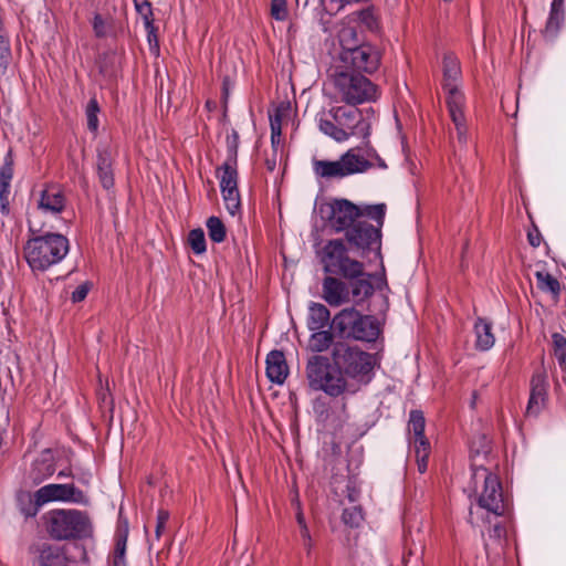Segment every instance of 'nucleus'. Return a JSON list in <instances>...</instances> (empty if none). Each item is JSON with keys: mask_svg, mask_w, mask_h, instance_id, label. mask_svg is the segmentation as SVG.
<instances>
[{"mask_svg": "<svg viewBox=\"0 0 566 566\" xmlns=\"http://www.w3.org/2000/svg\"><path fill=\"white\" fill-rule=\"evenodd\" d=\"M475 442L471 446L472 476L469 485L470 494L475 495L479 510L485 511L488 517H500L507 514L510 510L509 500L505 497L502 484L497 475L484 468L480 458H486L489 446L484 437L479 439L480 448L475 449Z\"/></svg>", "mask_w": 566, "mask_h": 566, "instance_id": "nucleus-1", "label": "nucleus"}, {"mask_svg": "<svg viewBox=\"0 0 566 566\" xmlns=\"http://www.w3.org/2000/svg\"><path fill=\"white\" fill-rule=\"evenodd\" d=\"M319 130L337 143H343L352 136L367 138L370 124L364 118L361 111L355 107L333 106L328 113L318 117Z\"/></svg>", "mask_w": 566, "mask_h": 566, "instance_id": "nucleus-2", "label": "nucleus"}, {"mask_svg": "<svg viewBox=\"0 0 566 566\" xmlns=\"http://www.w3.org/2000/svg\"><path fill=\"white\" fill-rule=\"evenodd\" d=\"M332 98L335 103L356 106L371 103L379 97V91L364 74L337 66L331 76Z\"/></svg>", "mask_w": 566, "mask_h": 566, "instance_id": "nucleus-3", "label": "nucleus"}, {"mask_svg": "<svg viewBox=\"0 0 566 566\" xmlns=\"http://www.w3.org/2000/svg\"><path fill=\"white\" fill-rule=\"evenodd\" d=\"M306 376L312 389L322 390L331 397L354 395L358 391V386L348 380L333 360L322 355H314L308 359Z\"/></svg>", "mask_w": 566, "mask_h": 566, "instance_id": "nucleus-4", "label": "nucleus"}, {"mask_svg": "<svg viewBox=\"0 0 566 566\" xmlns=\"http://www.w3.org/2000/svg\"><path fill=\"white\" fill-rule=\"evenodd\" d=\"M374 166L382 169L387 167L374 149H367L366 155H360L357 148H350L337 160H313L314 174L323 179H342L365 172Z\"/></svg>", "mask_w": 566, "mask_h": 566, "instance_id": "nucleus-5", "label": "nucleus"}, {"mask_svg": "<svg viewBox=\"0 0 566 566\" xmlns=\"http://www.w3.org/2000/svg\"><path fill=\"white\" fill-rule=\"evenodd\" d=\"M70 243L60 233H45L31 238L24 245V258L32 271H45L60 263L69 253Z\"/></svg>", "mask_w": 566, "mask_h": 566, "instance_id": "nucleus-6", "label": "nucleus"}, {"mask_svg": "<svg viewBox=\"0 0 566 566\" xmlns=\"http://www.w3.org/2000/svg\"><path fill=\"white\" fill-rule=\"evenodd\" d=\"M49 535L56 541L91 536L93 526L86 512L75 509H54L43 515Z\"/></svg>", "mask_w": 566, "mask_h": 566, "instance_id": "nucleus-7", "label": "nucleus"}, {"mask_svg": "<svg viewBox=\"0 0 566 566\" xmlns=\"http://www.w3.org/2000/svg\"><path fill=\"white\" fill-rule=\"evenodd\" d=\"M332 360L342 370L348 380H353L358 389L371 379V373L376 365L374 354L361 350L358 346H352L343 342L334 344Z\"/></svg>", "mask_w": 566, "mask_h": 566, "instance_id": "nucleus-8", "label": "nucleus"}, {"mask_svg": "<svg viewBox=\"0 0 566 566\" xmlns=\"http://www.w3.org/2000/svg\"><path fill=\"white\" fill-rule=\"evenodd\" d=\"M317 258L326 273L354 279L363 275L364 264L348 254L342 239L326 241L317 251Z\"/></svg>", "mask_w": 566, "mask_h": 566, "instance_id": "nucleus-9", "label": "nucleus"}, {"mask_svg": "<svg viewBox=\"0 0 566 566\" xmlns=\"http://www.w3.org/2000/svg\"><path fill=\"white\" fill-rule=\"evenodd\" d=\"M332 327L343 338L361 342H374L380 333L379 323L374 316L363 315L354 307L338 312L332 319Z\"/></svg>", "mask_w": 566, "mask_h": 566, "instance_id": "nucleus-10", "label": "nucleus"}, {"mask_svg": "<svg viewBox=\"0 0 566 566\" xmlns=\"http://www.w3.org/2000/svg\"><path fill=\"white\" fill-rule=\"evenodd\" d=\"M317 213L327 229L345 234L359 218V206L347 199L333 198L321 202Z\"/></svg>", "mask_w": 566, "mask_h": 566, "instance_id": "nucleus-11", "label": "nucleus"}, {"mask_svg": "<svg viewBox=\"0 0 566 566\" xmlns=\"http://www.w3.org/2000/svg\"><path fill=\"white\" fill-rule=\"evenodd\" d=\"M345 238L349 245L361 252V255L367 252H374L377 256L380 255L381 232L379 227L358 218L353 227L346 231Z\"/></svg>", "mask_w": 566, "mask_h": 566, "instance_id": "nucleus-12", "label": "nucleus"}, {"mask_svg": "<svg viewBox=\"0 0 566 566\" xmlns=\"http://www.w3.org/2000/svg\"><path fill=\"white\" fill-rule=\"evenodd\" d=\"M380 59V52L376 46L367 43L359 44L353 50L342 51L339 66L360 74H373L378 70Z\"/></svg>", "mask_w": 566, "mask_h": 566, "instance_id": "nucleus-13", "label": "nucleus"}, {"mask_svg": "<svg viewBox=\"0 0 566 566\" xmlns=\"http://www.w3.org/2000/svg\"><path fill=\"white\" fill-rule=\"evenodd\" d=\"M34 500L38 505H45L50 502L88 504L87 495L75 486L74 483H50L43 485L34 492Z\"/></svg>", "mask_w": 566, "mask_h": 566, "instance_id": "nucleus-14", "label": "nucleus"}, {"mask_svg": "<svg viewBox=\"0 0 566 566\" xmlns=\"http://www.w3.org/2000/svg\"><path fill=\"white\" fill-rule=\"evenodd\" d=\"M426 420L423 413L419 410H412L409 416L408 430L413 436L412 443L418 471L424 473L428 469V457L430 454V443L424 437Z\"/></svg>", "mask_w": 566, "mask_h": 566, "instance_id": "nucleus-15", "label": "nucleus"}, {"mask_svg": "<svg viewBox=\"0 0 566 566\" xmlns=\"http://www.w3.org/2000/svg\"><path fill=\"white\" fill-rule=\"evenodd\" d=\"M461 81V69L459 60L452 54L443 57V90L447 94V105L464 104V95L459 88Z\"/></svg>", "mask_w": 566, "mask_h": 566, "instance_id": "nucleus-16", "label": "nucleus"}, {"mask_svg": "<svg viewBox=\"0 0 566 566\" xmlns=\"http://www.w3.org/2000/svg\"><path fill=\"white\" fill-rule=\"evenodd\" d=\"M38 208L48 214L56 216L66 207V196L63 188L56 184L45 185L39 193Z\"/></svg>", "mask_w": 566, "mask_h": 566, "instance_id": "nucleus-17", "label": "nucleus"}, {"mask_svg": "<svg viewBox=\"0 0 566 566\" xmlns=\"http://www.w3.org/2000/svg\"><path fill=\"white\" fill-rule=\"evenodd\" d=\"M322 297L331 306L338 307L350 303L348 284L331 274L322 282Z\"/></svg>", "mask_w": 566, "mask_h": 566, "instance_id": "nucleus-18", "label": "nucleus"}, {"mask_svg": "<svg viewBox=\"0 0 566 566\" xmlns=\"http://www.w3.org/2000/svg\"><path fill=\"white\" fill-rule=\"evenodd\" d=\"M547 387L545 373H535L531 380L530 399L525 411L527 417H537L544 409L547 399Z\"/></svg>", "mask_w": 566, "mask_h": 566, "instance_id": "nucleus-19", "label": "nucleus"}, {"mask_svg": "<svg viewBox=\"0 0 566 566\" xmlns=\"http://www.w3.org/2000/svg\"><path fill=\"white\" fill-rule=\"evenodd\" d=\"M265 363L268 378L272 382L282 385L289 375V367L284 354L280 350H272L268 354Z\"/></svg>", "mask_w": 566, "mask_h": 566, "instance_id": "nucleus-20", "label": "nucleus"}, {"mask_svg": "<svg viewBox=\"0 0 566 566\" xmlns=\"http://www.w3.org/2000/svg\"><path fill=\"white\" fill-rule=\"evenodd\" d=\"M113 151L109 147L98 148L97 150V172L99 181L105 189H109L114 185L113 176Z\"/></svg>", "mask_w": 566, "mask_h": 566, "instance_id": "nucleus-21", "label": "nucleus"}, {"mask_svg": "<svg viewBox=\"0 0 566 566\" xmlns=\"http://www.w3.org/2000/svg\"><path fill=\"white\" fill-rule=\"evenodd\" d=\"M348 280L349 283L347 284L350 293V303L359 305L374 294V285L369 275L365 274L364 271L361 276Z\"/></svg>", "mask_w": 566, "mask_h": 566, "instance_id": "nucleus-22", "label": "nucleus"}, {"mask_svg": "<svg viewBox=\"0 0 566 566\" xmlns=\"http://www.w3.org/2000/svg\"><path fill=\"white\" fill-rule=\"evenodd\" d=\"M565 0H553L551 3L549 15L543 31L544 36L554 40L563 27L565 20L564 10Z\"/></svg>", "mask_w": 566, "mask_h": 566, "instance_id": "nucleus-23", "label": "nucleus"}, {"mask_svg": "<svg viewBox=\"0 0 566 566\" xmlns=\"http://www.w3.org/2000/svg\"><path fill=\"white\" fill-rule=\"evenodd\" d=\"M475 348L486 352L494 346L495 336L492 332V323L479 317L474 323Z\"/></svg>", "mask_w": 566, "mask_h": 566, "instance_id": "nucleus-24", "label": "nucleus"}, {"mask_svg": "<svg viewBox=\"0 0 566 566\" xmlns=\"http://www.w3.org/2000/svg\"><path fill=\"white\" fill-rule=\"evenodd\" d=\"M128 537L127 522H119L116 531L115 547L111 556L113 566H128L126 560V543Z\"/></svg>", "mask_w": 566, "mask_h": 566, "instance_id": "nucleus-25", "label": "nucleus"}, {"mask_svg": "<svg viewBox=\"0 0 566 566\" xmlns=\"http://www.w3.org/2000/svg\"><path fill=\"white\" fill-rule=\"evenodd\" d=\"M39 566H67V558L62 547L43 545L36 559Z\"/></svg>", "mask_w": 566, "mask_h": 566, "instance_id": "nucleus-26", "label": "nucleus"}, {"mask_svg": "<svg viewBox=\"0 0 566 566\" xmlns=\"http://www.w3.org/2000/svg\"><path fill=\"white\" fill-rule=\"evenodd\" d=\"M350 23L352 18L349 17L343 20L337 32V39L343 51H349L359 45L356 28Z\"/></svg>", "mask_w": 566, "mask_h": 566, "instance_id": "nucleus-27", "label": "nucleus"}, {"mask_svg": "<svg viewBox=\"0 0 566 566\" xmlns=\"http://www.w3.org/2000/svg\"><path fill=\"white\" fill-rule=\"evenodd\" d=\"M331 317L328 308L321 303H311L308 307L307 327L310 331L324 328Z\"/></svg>", "mask_w": 566, "mask_h": 566, "instance_id": "nucleus-28", "label": "nucleus"}, {"mask_svg": "<svg viewBox=\"0 0 566 566\" xmlns=\"http://www.w3.org/2000/svg\"><path fill=\"white\" fill-rule=\"evenodd\" d=\"M218 178L221 190L238 188L237 161L233 158L227 159L218 169Z\"/></svg>", "mask_w": 566, "mask_h": 566, "instance_id": "nucleus-29", "label": "nucleus"}, {"mask_svg": "<svg viewBox=\"0 0 566 566\" xmlns=\"http://www.w3.org/2000/svg\"><path fill=\"white\" fill-rule=\"evenodd\" d=\"M307 348L312 353L319 354L326 352L333 344V333L328 329L311 331Z\"/></svg>", "mask_w": 566, "mask_h": 566, "instance_id": "nucleus-30", "label": "nucleus"}, {"mask_svg": "<svg viewBox=\"0 0 566 566\" xmlns=\"http://www.w3.org/2000/svg\"><path fill=\"white\" fill-rule=\"evenodd\" d=\"M464 104H457V101L452 102V105L448 106L450 117L455 126L458 133V139L460 143L464 144L467 142V126H465V117L463 113Z\"/></svg>", "mask_w": 566, "mask_h": 566, "instance_id": "nucleus-31", "label": "nucleus"}, {"mask_svg": "<svg viewBox=\"0 0 566 566\" xmlns=\"http://www.w3.org/2000/svg\"><path fill=\"white\" fill-rule=\"evenodd\" d=\"M537 287L545 293L557 296L560 292L559 282L551 273L546 271L535 272Z\"/></svg>", "mask_w": 566, "mask_h": 566, "instance_id": "nucleus-32", "label": "nucleus"}, {"mask_svg": "<svg viewBox=\"0 0 566 566\" xmlns=\"http://www.w3.org/2000/svg\"><path fill=\"white\" fill-rule=\"evenodd\" d=\"M386 214V205L378 203V205H366V206H359V219L363 218H369L376 221L375 227H379L381 230V227L384 224V219Z\"/></svg>", "mask_w": 566, "mask_h": 566, "instance_id": "nucleus-33", "label": "nucleus"}, {"mask_svg": "<svg viewBox=\"0 0 566 566\" xmlns=\"http://www.w3.org/2000/svg\"><path fill=\"white\" fill-rule=\"evenodd\" d=\"M222 198L226 205L227 210L231 216H235V213L240 210L241 200L238 188L233 189H224L221 190Z\"/></svg>", "mask_w": 566, "mask_h": 566, "instance_id": "nucleus-34", "label": "nucleus"}, {"mask_svg": "<svg viewBox=\"0 0 566 566\" xmlns=\"http://www.w3.org/2000/svg\"><path fill=\"white\" fill-rule=\"evenodd\" d=\"M207 229L212 241L220 243L226 239V228L222 221L217 217H210L207 220Z\"/></svg>", "mask_w": 566, "mask_h": 566, "instance_id": "nucleus-35", "label": "nucleus"}, {"mask_svg": "<svg viewBox=\"0 0 566 566\" xmlns=\"http://www.w3.org/2000/svg\"><path fill=\"white\" fill-rule=\"evenodd\" d=\"M138 14L143 18L146 29L149 34L153 31V9L148 0H133Z\"/></svg>", "mask_w": 566, "mask_h": 566, "instance_id": "nucleus-36", "label": "nucleus"}, {"mask_svg": "<svg viewBox=\"0 0 566 566\" xmlns=\"http://www.w3.org/2000/svg\"><path fill=\"white\" fill-rule=\"evenodd\" d=\"M98 113L99 106L96 98H91L86 105L85 115L87 128L93 133H96L98 129Z\"/></svg>", "mask_w": 566, "mask_h": 566, "instance_id": "nucleus-37", "label": "nucleus"}, {"mask_svg": "<svg viewBox=\"0 0 566 566\" xmlns=\"http://www.w3.org/2000/svg\"><path fill=\"white\" fill-rule=\"evenodd\" d=\"M554 355L559 366L566 370V338L555 333L553 334Z\"/></svg>", "mask_w": 566, "mask_h": 566, "instance_id": "nucleus-38", "label": "nucleus"}, {"mask_svg": "<svg viewBox=\"0 0 566 566\" xmlns=\"http://www.w3.org/2000/svg\"><path fill=\"white\" fill-rule=\"evenodd\" d=\"M188 242L196 254H201L206 251V238L201 229H193L189 232Z\"/></svg>", "mask_w": 566, "mask_h": 566, "instance_id": "nucleus-39", "label": "nucleus"}, {"mask_svg": "<svg viewBox=\"0 0 566 566\" xmlns=\"http://www.w3.org/2000/svg\"><path fill=\"white\" fill-rule=\"evenodd\" d=\"M343 522L350 527H358L363 520V512L359 506H352L345 509L342 515Z\"/></svg>", "mask_w": 566, "mask_h": 566, "instance_id": "nucleus-40", "label": "nucleus"}, {"mask_svg": "<svg viewBox=\"0 0 566 566\" xmlns=\"http://www.w3.org/2000/svg\"><path fill=\"white\" fill-rule=\"evenodd\" d=\"M271 15L277 21L286 20L289 15L286 0H272Z\"/></svg>", "mask_w": 566, "mask_h": 566, "instance_id": "nucleus-41", "label": "nucleus"}, {"mask_svg": "<svg viewBox=\"0 0 566 566\" xmlns=\"http://www.w3.org/2000/svg\"><path fill=\"white\" fill-rule=\"evenodd\" d=\"M352 21H359L364 25H366L369 30L377 28V20L374 13L370 10H361L353 15H350Z\"/></svg>", "mask_w": 566, "mask_h": 566, "instance_id": "nucleus-42", "label": "nucleus"}, {"mask_svg": "<svg viewBox=\"0 0 566 566\" xmlns=\"http://www.w3.org/2000/svg\"><path fill=\"white\" fill-rule=\"evenodd\" d=\"M34 470L39 471V473L34 476V481L41 482L54 474L55 467L52 463L42 461L35 464Z\"/></svg>", "mask_w": 566, "mask_h": 566, "instance_id": "nucleus-43", "label": "nucleus"}, {"mask_svg": "<svg viewBox=\"0 0 566 566\" xmlns=\"http://www.w3.org/2000/svg\"><path fill=\"white\" fill-rule=\"evenodd\" d=\"M228 143V158L237 161V154H238V144H239V135L237 132H233L230 136L227 138Z\"/></svg>", "mask_w": 566, "mask_h": 566, "instance_id": "nucleus-44", "label": "nucleus"}, {"mask_svg": "<svg viewBox=\"0 0 566 566\" xmlns=\"http://www.w3.org/2000/svg\"><path fill=\"white\" fill-rule=\"evenodd\" d=\"M168 520H169V514L167 511H164V510L158 511L157 523H156V528H155L156 539L160 538Z\"/></svg>", "mask_w": 566, "mask_h": 566, "instance_id": "nucleus-45", "label": "nucleus"}, {"mask_svg": "<svg viewBox=\"0 0 566 566\" xmlns=\"http://www.w3.org/2000/svg\"><path fill=\"white\" fill-rule=\"evenodd\" d=\"M9 196L10 186L0 185V208L1 212L4 214L9 213Z\"/></svg>", "mask_w": 566, "mask_h": 566, "instance_id": "nucleus-46", "label": "nucleus"}, {"mask_svg": "<svg viewBox=\"0 0 566 566\" xmlns=\"http://www.w3.org/2000/svg\"><path fill=\"white\" fill-rule=\"evenodd\" d=\"M42 506L43 505H38L36 501L33 499L29 501V504L21 506L20 511L25 517H33Z\"/></svg>", "mask_w": 566, "mask_h": 566, "instance_id": "nucleus-47", "label": "nucleus"}, {"mask_svg": "<svg viewBox=\"0 0 566 566\" xmlns=\"http://www.w3.org/2000/svg\"><path fill=\"white\" fill-rule=\"evenodd\" d=\"M93 30L96 36H104L106 33L105 21L101 14H95L93 19Z\"/></svg>", "mask_w": 566, "mask_h": 566, "instance_id": "nucleus-48", "label": "nucleus"}, {"mask_svg": "<svg viewBox=\"0 0 566 566\" xmlns=\"http://www.w3.org/2000/svg\"><path fill=\"white\" fill-rule=\"evenodd\" d=\"M88 290L87 283L78 285L72 293V301L74 303L82 302L87 296Z\"/></svg>", "mask_w": 566, "mask_h": 566, "instance_id": "nucleus-49", "label": "nucleus"}, {"mask_svg": "<svg viewBox=\"0 0 566 566\" xmlns=\"http://www.w3.org/2000/svg\"><path fill=\"white\" fill-rule=\"evenodd\" d=\"M270 125H271V135H273V137L281 138L282 124H281V117L279 114L270 117Z\"/></svg>", "mask_w": 566, "mask_h": 566, "instance_id": "nucleus-50", "label": "nucleus"}, {"mask_svg": "<svg viewBox=\"0 0 566 566\" xmlns=\"http://www.w3.org/2000/svg\"><path fill=\"white\" fill-rule=\"evenodd\" d=\"M13 170L10 164L4 165L0 170V185L10 186Z\"/></svg>", "mask_w": 566, "mask_h": 566, "instance_id": "nucleus-51", "label": "nucleus"}, {"mask_svg": "<svg viewBox=\"0 0 566 566\" xmlns=\"http://www.w3.org/2000/svg\"><path fill=\"white\" fill-rule=\"evenodd\" d=\"M528 242L532 247L536 248L541 244V233L537 230L531 231L527 234Z\"/></svg>", "mask_w": 566, "mask_h": 566, "instance_id": "nucleus-52", "label": "nucleus"}, {"mask_svg": "<svg viewBox=\"0 0 566 566\" xmlns=\"http://www.w3.org/2000/svg\"><path fill=\"white\" fill-rule=\"evenodd\" d=\"M504 535H505V528L501 524L495 523L490 536L500 539Z\"/></svg>", "mask_w": 566, "mask_h": 566, "instance_id": "nucleus-53", "label": "nucleus"}, {"mask_svg": "<svg viewBox=\"0 0 566 566\" xmlns=\"http://www.w3.org/2000/svg\"><path fill=\"white\" fill-rule=\"evenodd\" d=\"M300 532L303 541H310L311 535L307 525L301 526Z\"/></svg>", "mask_w": 566, "mask_h": 566, "instance_id": "nucleus-54", "label": "nucleus"}, {"mask_svg": "<svg viewBox=\"0 0 566 566\" xmlns=\"http://www.w3.org/2000/svg\"><path fill=\"white\" fill-rule=\"evenodd\" d=\"M72 470L71 469H67V470H62L57 473V479H64V478H70L72 476Z\"/></svg>", "mask_w": 566, "mask_h": 566, "instance_id": "nucleus-55", "label": "nucleus"}, {"mask_svg": "<svg viewBox=\"0 0 566 566\" xmlns=\"http://www.w3.org/2000/svg\"><path fill=\"white\" fill-rule=\"evenodd\" d=\"M296 521H297V524H298L300 527L303 526V525H306V522H305V518H304V515H303L302 511L297 512Z\"/></svg>", "mask_w": 566, "mask_h": 566, "instance_id": "nucleus-56", "label": "nucleus"}, {"mask_svg": "<svg viewBox=\"0 0 566 566\" xmlns=\"http://www.w3.org/2000/svg\"><path fill=\"white\" fill-rule=\"evenodd\" d=\"M271 143H272V147H273L274 153H276L277 148L280 146L281 139L277 138V137H273V135H271Z\"/></svg>", "mask_w": 566, "mask_h": 566, "instance_id": "nucleus-57", "label": "nucleus"}, {"mask_svg": "<svg viewBox=\"0 0 566 566\" xmlns=\"http://www.w3.org/2000/svg\"><path fill=\"white\" fill-rule=\"evenodd\" d=\"M304 547L306 548L307 553L310 554L312 547H313V541L310 537V541H303Z\"/></svg>", "mask_w": 566, "mask_h": 566, "instance_id": "nucleus-58", "label": "nucleus"}, {"mask_svg": "<svg viewBox=\"0 0 566 566\" xmlns=\"http://www.w3.org/2000/svg\"><path fill=\"white\" fill-rule=\"evenodd\" d=\"M266 166H268L269 170H274V168H275V159H273V160L268 159L266 160Z\"/></svg>", "mask_w": 566, "mask_h": 566, "instance_id": "nucleus-59", "label": "nucleus"}, {"mask_svg": "<svg viewBox=\"0 0 566 566\" xmlns=\"http://www.w3.org/2000/svg\"><path fill=\"white\" fill-rule=\"evenodd\" d=\"M30 230H31V231H34V227H33V224H32V222H31V221H30Z\"/></svg>", "mask_w": 566, "mask_h": 566, "instance_id": "nucleus-60", "label": "nucleus"}, {"mask_svg": "<svg viewBox=\"0 0 566 566\" xmlns=\"http://www.w3.org/2000/svg\"><path fill=\"white\" fill-rule=\"evenodd\" d=\"M473 514H474V511H473V509H471L470 515L473 516Z\"/></svg>", "mask_w": 566, "mask_h": 566, "instance_id": "nucleus-61", "label": "nucleus"}]
</instances>
